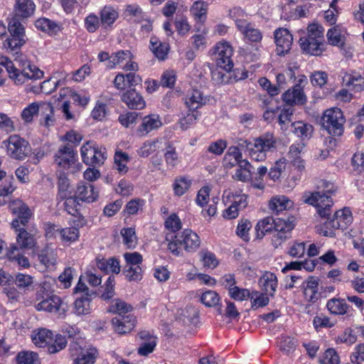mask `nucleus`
Masks as SVG:
<instances>
[{
  "instance_id": "obj_50",
  "label": "nucleus",
  "mask_w": 364,
  "mask_h": 364,
  "mask_svg": "<svg viewBox=\"0 0 364 364\" xmlns=\"http://www.w3.org/2000/svg\"><path fill=\"white\" fill-rule=\"evenodd\" d=\"M100 21L105 28L111 27L114 23V8L105 6L100 12Z\"/></svg>"
},
{
  "instance_id": "obj_32",
  "label": "nucleus",
  "mask_w": 364,
  "mask_h": 364,
  "mask_svg": "<svg viewBox=\"0 0 364 364\" xmlns=\"http://www.w3.org/2000/svg\"><path fill=\"white\" fill-rule=\"evenodd\" d=\"M326 307L328 310L335 315H343L347 313L349 306L342 299L333 298L328 301Z\"/></svg>"
},
{
  "instance_id": "obj_34",
  "label": "nucleus",
  "mask_w": 364,
  "mask_h": 364,
  "mask_svg": "<svg viewBox=\"0 0 364 364\" xmlns=\"http://www.w3.org/2000/svg\"><path fill=\"white\" fill-rule=\"evenodd\" d=\"M292 202L284 196H277L271 199L269 203V208L277 213L290 208Z\"/></svg>"
},
{
  "instance_id": "obj_4",
  "label": "nucleus",
  "mask_w": 364,
  "mask_h": 364,
  "mask_svg": "<svg viewBox=\"0 0 364 364\" xmlns=\"http://www.w3.org/2000/svg\"><path fill=\"white\" fill-rule=\"evenodd\" d=\"M6 146L7 154L16 160H23L31 152L29 143L18 135L14 134L4 141Z\"/></svg>"
},
{
  "instance_id": "obj_58",
  "label": "nucleus",
  "mask_w": 364,
  "mask_h": 364,
  "mask_svg": "<svg viewBox=\"0 0 364 364\" xmlns=\"http://www.w3.org/2000/svg\"><path fill=\"white\" fill-rule=\"evenodd\" d=\"M307 37L323 41L324 29L321 26L317 23L310 24L307 28Z\"/></svg>"
},
{
  "instance_id": "obj_61",
  "label": "nucleus",
  "mask_w": 364,
  "mask_h": 364,
  "mask_svg": "<svg viewBox=\"0 0 364 364\" xmlns=\"http://www.w3.org/2000/svg\"><path fill=\"white\" fill-rule=\"evenodd\" d=\"M321 364H339V356L333 348L327 349L320 360Z\"/></svg>"
},
{
  "instance_id": "obj_56",
  "label": "nucleus",
  "mask_w": 364,
  "mask_h": 364,
  "mask_svg": "<svg viewBox=\"0 0 364 364\" xmlns=\"http://www.w3.org/2000/svg\"><path fill=\"white\" fill-rule=\"evenodd\" d=\"M294 228V223L293 220H285L284 218L274 219V227L275 232L277 231H286V232H291Z\"/></svg>"
},
{
  "instance_id": "obj_62",
  "label": "nucleus",
  "mask_w": 364,
  "mask_h": 364,
  "mask_svg": "<svg viewBox=\"0 0 364 364\" xmlns=\"http://www.w3.org/2000/svg\"><path fill=\"white\" fill-rule=\"evenodd\" d=\"M327 38L331 45L341 46H343V41L339 30L333 28L328 31Z\"/></svg>"
},
{
  "instance_id": "obj_31",
  "label": "nucleus",
  "mask_w": 364,
  "mask_h": 364,
  "mask_svg": "<svg viewBox=\"0 0 364 364\" xmlns=\"http://www.w3.org/2000/svg\"><path fill=\"white\" fill-rule=\"evenodd\" d=\"M259 282L266 294L273 296L277 287V276L274 273L267 272L262 276Z\"/></svg>"
},
{
  "instance_id": "obj_53",
  "label": "nucleus",
  "mask_w": 364,
  "mask_h": 364,
  "mask_svg": "<svg viewBox=\"0 0 364 364\" xmlns=\"http://www.w3.org/2000/svg\"><path fill=\"white\" fill-rule=\"evenodd\" d=\"M200 301L206 306L212 307L216 306L218 304L220 301V296L216 291L209 290L206 291L201 295Z\"/></svg>"
},
{
  "instance_id": "obj_43",
  "label": "nucleus",
  "mask_w": 364,
  "mask_h": 364,
  "mask_svg": "<svg viewBox=\"0 0 364 364\" xmlns=\"http://www.w3.org/2000/svg\"><path fill=\"white\" fill-rule=\"evenodd\" d=\"M17 364H41L38 355L33 351H21L16 356Z\"/></svg>"
},
{
  "instance_id": "obj_48",
  "label": "nucleus",
  "mask_w": 364,
  "mask_h": 364,
  "mask_svg": "<svg viewBox=\"0 0 364 364\" xmlns=\"http://www.w3.org/2000/svg\"><path fill=\"white\" fill-rule=\"evenodd\" d=\"M304 146V144H292L289 147V156L293 161V163L295 166H297L299 168H304V165L303 164V161L301 160L299 157V154H301L302 149Z\"/></svg>"
},
{
  "instance_id": "obj_57",
  "label": "nucleus",
  "mask_w": 364,
  "mask_h": 364,
  "mask_svg": "<svg viewBox=\"0 0 364 364\" xmlns=\"http://www.w3.org/2000/svg\"><path fill=\"white\" fill-rule=\"evenodd\" d=\"M64 207L65 210L72 215H76L78 213L77 206L80 205L79 198L75 196H68L65 198Z\"/></svg>"
},
{
  "instance_id": "obj_1",
  "label": "nucleus",
  "mask_w": 364,
  "mask_h": 364,
  "mask_svg": "<svg viewBox=\"0 0 364 364\" xmlns=\"http://www.w3.org/2000/svg\"><path fill=\"white\" fill-rule=\"evenodd\" d=\"M304 202L314 205L317 213L322 218H326L327 221L321 228L320 233L326 237L335 236V230L337 229H346L352 223L353 217L349 208H345L336 211L333 218L331 219L332 199L330 196L320 192L312 193L304 199Z\"/></svg>"
},
{
  "instance_id": "obj_49",
  "label": "nucleus",
  "mask_w": 364,
  "mask_h": 364,
  "mask_svg": "<svg viewBox=\"0 0 364 364\" xmlns=\"http://www.w3.org/2000/svg\"><path fill=\"white\" fill-rule=\"evenodd\" d=\"M142 269L140 266H124L123 274L129 282H137L141 279Z\"/></svg>"
},
{
  "instance_id": "obj_51",
  "label": "nucleus",
  "mask_w": 364,
  "mask_h": 364,
  "mask_svg": "<svg viewBox=\"0 0 364 364\" xmlns=\"http://www.w3.org/2000/svg\"><path fill=\"white\" fill-rule=\"evenodd\" d=\"M164 157L168 166L174 167L179 162L178 155L176 151V148L171 144L166 146Z\"/></svg>"
},
{
  "instance_id": "obj_44",
  "label": "nucleus",
  "mask_w": 364,
  "mask_h": 364,
  "mask_svg": "<svg viewBox=\"0 0 364 364\" xmlns=\"http://www.w3.org/2000/svg\"><path fill=\"white\" fill-rule=\"evenodd\" d=\"M67 343L68 342L65 336L56 334L53 337V341L48 344V352L50 354L57 353L64 349Z\"/></svg>"
},
{
  "instance_id": "obj_7",
  "label": "nucleus",
  "mask_w": 364,
  "mask_h": 364,
  "mask_svg": "<svg viewBox=\"0 0 364 364\" xmlns=\"http://www.w3.org/2000/svg\"><path fill=\"white\" fill-rule=\"evenodd\" d=\"M80 153L83 163L93 167L103 164L107 158L105 153L99 150L92 141L85 143L81 147Z\"/></svg>"
},
{
  "instance_id": "obj_13",
  "label": "nucleus",
  "mask_w": 364,
  "mask_h": 364,
  "mask_svg": "<svg viewBox=\"0 0 364 364\" xmlns=\"http://www.w3.org/2000/svg\"><path fill=\"white\" fill-rule=\"evenodd\" d=\"M181 246L188 252L196 251L200 246L199 236L190 229L184 230L181 234L175 235Z\"/></svg>"
},
{
  "instance_id": "obj_6",
  "label": "nucleus",
  "mask_w": 364,
  "mask_h": 364,
  "mask_svg": "<svg viewBox=\"0 0 364 364\" xmlns=\"http://www.w3.org/2000/svg\"><path fill=\"white\" fill-rule=\"evenodd\" d=\"M11 225L16 233V243L12 246H16L18 250H33L37 244L35 235L26 230L23 226H19L18 220H13Z\"/></svg>"
},
{
  "instance_id": "obj_36",
  "label": "nucleus",
  "mask_w": 364,
  "mask_h": 364,
  "mask_svg": "<svg viewBox=\"0 0 364 364\" xmlns=\"http://www.w3.org/2000/svg\"><path fill=\"white\" fill-rule=\"evenodd\" d=\"M130 161L129 156L122 151H115V170L124 175L129 171L127 163Z\"/></svg>"
},
{
  "instance_id": "obj_9",
  "label": "nucleus",
  "mask_w": 364,
  "mask_h": 364,
  "mask_svg": "<svg viewBox=\"0 0 364 364\" xmlns=\"http://www.w3.org/2000/svg\"><path fill=\"white\" fill-rule=\"evenodd\" d=\"M77 153L73 146L67 144L57 151L55 154V162L59 166L64 169L69 168L75 163Z\"/></svg>"
},
{
  "instance_id": "obj_59",
  "label": "nucleus",
  "mask_w": 364,
  "mask_h": 364,
  "mask_svg": "<svg viewBox=\"0 0 364 364\" xmlns=\"http://www.w3.org/2000/svg\"><path fill=\"white\" fill-rule=\"evenodd\" d=\"M25 43V38L11 36L10 38H8L4 42V47L7 50H10V51H15L23 46Z\"/></svg>"
},
{
  "instance_id": "obj_10",
  "label": "nucleus",
  "mask_w": 364,
  "mask_h": 364,
  "mask_svg": "<svg viewBox=\"0 0 364 364\" xmlns=\"http://www.w3.org/2000/svg\"><path fill=\"white\" fill-rule=\"evenodd\" d=\"M117 94L121 101L130 109L141 110L146 107L143 96L134 88Z\"/></svg>"
},
{
  "instance_id": "obj_47",
  "label": "nucleus",
  "mask_w": 364,
  "mask_h": 364,
  "mask_svg": "<svg viewBox=\"0 0 364 364\" xmlns=\"http://www.w3.org/2000/svg\"><path fill=\"white\" fill-rule=\"evenodd\" d=\"M228 294L232 299L236 301H242L254 298V294H251V292L247 289L240 288L237 286L232 287Z\"/></svg>"
},
{
  "instance_id": "obj_52",
  "label": "nucleus",
  "mask_w": 364,
  "mask_h": 364,
  "mask_svg": "<svg viewBox=\"0 0 364 364\" xmlns=\"http://www.w3.org/2000/svg\"><path fill=\"white\" fill-rule=\"evenodd\" d=\"M208 9V4L203 1H197L194 2L191 8V12L193 16L198 20H202L205 18Z\"/></svg>"
},
{
  "instance_id": "obj_20",
  "label": "nucleus",
  "mask_w": 364,
  "mask_h": 364,
  "mask_svg": "<svg viewBox=\"0 0 364 364\" xmlns=\"http://www.w3.org/2000/svg\"><path fill=\"white\" fill-rule=\"evenodd\" d=\"M160 117L158 114H149L143 118L141 124L138 127L136 133L139 136H144L150 132L161 127Z\"/></svg>"
},
{
  "instance_id": "obj_40",
  "label": "nucleus",
  "mask_w": 364,
  "mask_h": 364,
  "mask_svg": "<svg viewBox=\"0 0 364 364\" xmlns=\"http://www.w3.org/2000/svg\"><path fill=\"white\" fill-rule=\"evenodd\" d=\"M150 43L151 50L155 56L158 59L164 60L168 54V45L159 42L156 38H151Z\"/></svg>"
},
{
  "instance_id": "obj_23",
  "label": "nucleus",
  "mask_w": 364,
  "mask_h": 364,
  "mask_svg": "<svg viewBox=\"0 0 364 364\" xmlns=\"http://www.w3.org/2000/svg\"><path fill=\"white\" fill-rule=\"evenodd\" d=\"M208 98L198 90H193L188 93L185 98V104L190 110H196L205 105Z\"/></svg>"
},
{
  "instance_id": "obj_39",
  "label": "nucleus",
  "mask_w": 364,
  "mask_h": 364,
  "mask_svg": "<svg viewBox=\"0 0 364 364\" xmlns=\"http://www.w3.org/2000/svg\"><path fill=\"white\" fill-rule=\"evenodd\" d=\"M274 219L272 217H266L259 220L256 227L257 237L262 238L266 232H269L273 230Z\"/></svg>"
},
{
  "instance_id": "obj_3",
  "label": "nucleus",
  "mask_w": 364,
  "mask_h": 364,
  "mask_svg": "<svg viewBox=\"0 0 364 364\" xmlns=\"http://www.w3.org/2000/svg\"><path fill=\"white\" fill-rule=\"evenodd\" d=\"M345 122L342 111L337 107L326 110L322 117L323 127L333 136L343 134Z\"/></svg>"
},
{
  "instance_id": "obj_8",
  "label": "nucleus",
  "mask_w": 364,
  "mask_h": 364,
  "mask_svg": "<svg viewBox=\"0 0 364 364\" xmlns=\"http://www.w3.org/2000/svg\"><path fill=\"white\" fill-rule=\"evenodd\" d=\"M215 55L218 67L226 71L232 70L233 68L232 48L228 43H218L215 47Z\"/></svg>"
},
{
  "instance_id": "obj_54",
  "label": "nucleus",
  "mask_w": 364,
  "mask_h": 364,
  "mask_svg": "<svg viewBox=\"0 0 364 364\" xmlns=\"http://www.w3.org/2000/svg\"><path fill=\"white\" fill-rule=\"evenodd\" d=\"M139 113L136 112H127L119 116L118 121L124 127L128 128L136 124V119Z\"/></svg>"
},
{
  "instance_id": "obj_27",
  "label": "nucleus",
  "mask_w": 364,
  "mask_h": 364,
  "mask_svg": "<svg viewBox=\"0 0 364 364\" xmlns=\"http://www.w3.org/2000/svg\"><path fill=\"white\" fill-rule=\"evenodd\" d=\"M32 341L39 348H48V344L53 341V333L50 330L41 328L38 332H33Z\"/></svg>"
},
{
  "instance_id": "obj_64",
  "label": "nucleus",
  "mask_w": 364,
  "mask_h": 364,
  "mask_svg": "<svg viewBox=\"0 0 364 364\" xmlns=\"http://www.w3.org/2000/svg\"><path fill=\"white\" fill-rule=\"evenodd\" d=\"M251 223L248 220H242L237 228V235L240 236L243 240L248 241L249 236L248 232L251 228Z\"/></svg>"
},
{
  "instance_id": "obj_16",
  "label": "nucleus",
  "mask_w": 364,
  "mask_h": 364,
  "mask_svg": "<svg viewBox=\"0 0 364 364\" xmlns=\"http://www.w3.org/2000/svg\"><path fill=\"white\" fill-rule=\"evenodd\" d=\"M141 81L139 75L133 73L126 75L118 73L115 76V88L119 90V93L127 90L132 89V87L135 86Z\"/></svg>"
},
{
  "instance_id": "obj_55",
  "label": "nucleus",
  "mask_w": 364,
  "mask_h": 364,
  "mask_svg": "<svg viewBox=\"0 0 364 364\" xmlns=\"http://www.w3.org/2000/svg\"><path fill=\"white\" fill-rule=\"evenodd\" d=\"M357 341V336L351 328H346L342 334L338 336L336 340L337 343H345L350 346Z\"/></svg>"
},
{
  "instance_id": "obj_35",
  "label": "nucleus",
  "mask_w": 364,
  "mask_h": 364,
  "mask_svg": "<svg viewBox=\"0 0 364 364\" xmlns=\"http://www.w3.org/2000/svg\"><path fill=\"white\" fill-rule=\"evenodd\" d=\"M63 242L72 243L77 241L80 236L79 229L75 227L56 230Z\"/></svg>"
},
{
  "instance_id": "obj_14",
  "label": "nucleus",
  "mask_w": 364,
  "mask_h": 364,
  "mask_svg": "<svg viewBox=\"0 0 364 364\" xmlns=\"http://www.w3.org/2000/svg\"><path fill=\"white\" fill-rule=\"evenodd\" d=\"M43 72L36 66L28 65L27 69L18 70L16 73L11 76V79L16 85H23L28 80L40 79L43 77Z\"/></svg>"
},
{
  "instance_id": "obj_17",
  "label": "nucleus",
  "mask_w": 364,
  "mask_h": 364,
  "mask_svg": "<svg viewBox=\"0 0 364 364\" xmlns=\"http://www.w3.org/2000/svg\"><path fill=\"white\" fill-rule=\"evenodd\" d=\"M237 29L242 33L244 37L252 42H259L262 38L259 30L255 28L250 23L245 19L235 21Z\"/></svg>"
},
{
  "instance_id": "obj_15",
  "label": "nucleus",
  "mask_w": 364,
  "mask_h": 364,
  "mask_svg": "<svg viewBox=\"0 0 364 364\" xmlns=\"http://www.w3.org/2000/svg\"><path fill=\"white\" fill-rule=\"evenodd\" d=\"M282 100L289 107L295 105H304L306 102V97L303 92L301 83L295 85L282 95Z\"/></svg>"
},
{
  "instance_id": "obj_28",
  "label": "nucleus",
  "mask_w": 364,
  "mask_h": 364,
  "mask_svg": "<svg viewBox=\"0 0 364 364\" xmlns=\"http://www.w3.org/2000/svg\"><path fill=\"white\" fill-rule=\"evenodd\" d=\"M4 256L10 261L16 262L20 267L28 268L30 267L28 259L18 250L16 246H11L9 250L4 247Z\"/></svg>"
},
{
  "instance_id": "obj_24",
  "label": "nucleus",
  "mask_w": 364,
  "mask_h": 364,
  "mask_svg": "<svg viewBox=\"0 0 364 364\" xmlns=\"http://www.w3.org/2000/svg\"><path fill=\"white\" fill-rule=\"evenodd\" d=\"M132 55L128 50H119L115 53V65H119L124 70H136L138 65L136 63L132 60Z\"/></svg>"
},
{
  "instance_id": "obj_19",
  "label": "nucleus",
  "mask_w": 364,
  "mask_h": 364,
  "mask_svg": "<svg viewBox=\"0 0 364 364\" xmlns=\"http://www.w3.org/2000/svg\"><path fill=\"white\" fill-rule=\"evenodd\" d=\"M38 112L45 113L46 112H53V106L50 103L43 102L38 104L33 102L27 107L24 108L21 113V117L26 122H31L33 118Z\"/></svg>"
},
{
  "instance_id": "obj_29",
  "label": "nucleus",
  "mask_w": 364,
  "mask_h": 364,
  "mask_svg": "<svg viewBox=\"0 0 364 364\" xmlns=\"http://www.w3.org/2000/svg\"><path fill=\"white\" fill-rule=\"evenodd\" d=\"M91 296L81 295L76 298L74 302L73 313L77 316L87 315L91 311Z\"/></svg>"
},
{
  "instance_id": "obj_63",
  "label": "nucleus",
  "mask_w": 364,
  "mask_h": 364,
  "mask_svg": "<svg viewBox=\"0 0 364 364\" xmlns=\"http://www.w3.org/2000/svg\"><path fill=\"white\" fill-rule=\"evenodd\" d=\"M350 361L353 364H363L364 363V344L360 343L355 346L350 355Z\"/></svg>"
},
{
  "instance_id": "obj_60",
  "label": "nucleus",
  "mask_w": 364,
  "mask_h": 364,
  "mask_svg": "<svg viewBox=\"0 0 364 364\" xmlns=\"http://www.w3.org/2000/svg\"><path fill=\"white\" fill-rule=\"evenodd\" d=\"M97 267L105 274L114 272V257H111L109 259L102 257L100 259L99 257L96 259Z\"/></svg>"
},
{
  "instance_id": "obj_25",
  "label": "nucleus",
  "mask_w": 364,
  "mask_h": 364,
  "mask_svg": "<svg viewBox=\"0 0 364 364\" xmlns=\"http://www.w3.org/2000/svg\"><path fill=\"white\" fill-rule=\"evenodd\" d=\"M97 356L98 351L96 348L92 346H85L74 358L73 364H94Z\"/></svg>"
},
{
  "instance_id": "obj_12",
  "label": "nucleus",
  "mask_w": 364,
  "mask_h": 364,
  "mask_svg": "<svg viewBox=\"0 0 364 364\" xmlns=\"http://www.w3.org/2000/svg\"><path fill=\"white\" fill-rule=\"evenodd\" d=\"M11 213L16 216L14 220H18L19 226L25 227L32 215L31 210L28 206L21 200H14L9 204Z\"/></svg>"
},
{
  "instance_id": "obj_11",
  "label": "nucleus",
  "mask_w": 364,
  "mask_h": 364,
  "mask_svg": "<svg viewBox=\"0 0 364 364\" xmlns=\"http://www.w3.org/2000/svg\"><path fill=\"white\" fill-rule=\"evenodd\" d=\"M277 46L276 52L279 55L287 54L291 49L293 36L289 31L284 28H279L274 33Z\"/></svg>"
},
{
  "instance_id": "obj_37",
  "label": "nucleus",
  "mask_w": 364,
  "mask_h": 364,
  "mask_svg": "<svg viewBox=\"0 0 364 364\" xmlns=\"http://www.w3.org/2000/svg\"><path fill=\"white\" fill-rule=\"evenodd\" d=\"M192 181L188 177L180 176L175 178L173 183L174 194L177 196H183L190 188Z\"/></svg>"
},
{
  "instance_id": "obj_22",
  "label": "nucleus",
  "mask_w": 364,
  "mask_h": 364,
  "mask_svg": "<svg viewBox=\"0 0 364 364\" xmlns=\"http://www.w3.org/2000/svg\"><path fill=\"white\" fill-rule=\"evenodd\" d=\"M75 195L81 201L92 203L97 198L98 192L91 183L81 182L77 186Z\"/></svg>"
},
{
  "instance_id": "obj_41",
  "label": "nucleus",
  "mask_w": 364,
  "mask_h": 364,
  "mask_svg": "<svg viewBox=\"0 0 364 364\" xmlns=\"http://www.w3.org/2000/svg\"><path fill=\"white\" fill-rule=\"evenodd\" d=\"M343 82L346 86H352L356 92L364 90V80L360 75L354 76L350 74H346L343 77Z\"/></svg>"
},
{
  "instance_id": "obj_18",
  "label": "nucleus",
  "mask_w": 364,
  "mask_h": 364,
  "mask_svg": "<svg viewBox=\"0 0 364 364\" xmlns=\"http://www.w3.org/2000/svg\"><path fill=\"white\" fill-rule=\"evenodd\" d=\"M36 10V5L33 0H16L14 5V15L21 20L31 17Z\"/></svg>"
},
{
  "instance_id": "obj_42",
  "label": "nucleus",
  "mask_w": 364,
  "mask_h": 364,
  "mask_svg": "<svg viewBox=\"0 0 364 364\" xmlns=\"http://www.w3.org/2000/svg\"><path fill=\"white\" fill-rule=\"evenodd\" d=\"M19 20L16 17H12L9 22L8 30L11 36L25 38V28Z\"/></svg>"
},
{
  "instance_id": "obj_33",
  "label": "nucleus",
  "mask_w": 364,
  "mask_h": 364,
  "mask_svg": "<svg viewBox=\"0 0 364 364\" xmlns=\"http://www.w3.org/2000/svg\"><path fill=\"white\" fill-rule=\"evenodd\" d=\"M291 127L293 128V133L302 140L309 139L314 130L313 127L311 124L304 123L301 121L291 123Z\"/></svg>"
},
{
  "instance_id": "obj_2",
  "label": "nucleus",
  "mask_w": 364,
  "mask_h": 364,
  "mask_svg": "<svg viewBox=\"0 0 364 364\" xmlns=\"http://www.w3.org/2000/svg\"><path fill=\"white\" fill-rule=\"evenodd\" d=\"M131 304L121 299H115V333L125 335L132 332L136 324Z\"/></svg>"
},
{
  "instance_id": "obj_45",
  "label": "nucleus",
  "mask_w": 364,
  "mask_h": 364,
  "mask_svg": "<svg viewBox=\"0 0 364 364\" xmlns=\"http://www.w3.org/2000/svg\"><path fill=\"white\" fill-rule=\"evenodd\" d=\"M38 260L46 267H53L56 262V254L50 249H45L38 255Z\"/></svg>"
},
{
  "instance_id": "obj_26",
  "label": "nucleus",
  "mask_w": 364,
  "mask_h": 364,
  "mask_svg": "<svg viewBox=\"0 0 364 364\" xmlns=\"http://www.w3.org/2000/svg\"><path fill=\"white\" fill-rule=\"evenodd\" d=\"M304 289V294L306 301L314 303L318 299V279L317 278L310 277L306 282Z\"/></svg>"
},
{
  "instance_id": "obj_46",
  "label": "nucleus",
  "mask_w": 364,
  "mask_h": 364,
  "mask_svg": "<svg viewBox=\"0 0 364 364\" xmlns=\"http://www.w3.org/2000/svg\"><path fill=\"white\" fill-rule=\"evenodd\" d=\"M294 112V109L292 107H284L279 115V123L281 126V129L283 130H287L288 128V125L291 123H294L292 122V117Z\"/></svg>"
},
{
  "instance_id": "obj_38",
  "label": "nucleus",
  "mask_w": 364,
  "mask_h": 364,
  "mask_svg": "<svg viewBox=\"0 0 364 364\" xmlns=\"http://www.w3.org/2000/svg\"><path fill=\"white\" fill-rule=\"evenodd\" d=\"M123 243L129 249H133L137 244V237L134 228H124L121 230Z\"/></svg>"
},
{
  "instance_id": "obj_21",
  "label": "nucleus",
  "mask_w": 364,
  "mask_h": 364,
  "mask_svg": "<svg viewBox=\"0 0 364 364\" xmlns=\"http://www.w3.org/2000/svg\"><path fill=\"white\" fill-rule=\"evenodd\" d=\"M323 42V41L312 39L307 36L301 37L299 40V44L301 50L304 53L313 55H320L322 53Z\"/></svg>"
},
{
  "instance_id": "obj_30",
  "label": "nucleus",
  "mask_w": 364,
  "mask_h": 364,
  "mask_svg": "<svg viewBox=\"0 0 364 364\" xmlns=\"http://www.w3.org/2000/svg\"><path fill=\"white\" fill-rule=\"evenodd\" d=\"M254 147L257 151H262L264 153L275 148L276 140L272 134H264L255 139Z\"/></svg>"
},
{
  "instance_id": "obj_5",
  "label": "nucleus",
  "mask_w": 364,
  "mask_h": 364,
  "mask_svg": "<svg viewBox=\"0 0 364 364\" xmlns=\"http://www.w3.org/2000/svg\"><path fill=\"white\" fill-rule=\"evenodd\" d=\"M38 311H45L56 314L59 318H64L68 311V305L62 299L52 294L36 304Z\"/></svg>"
}]
</instances>
